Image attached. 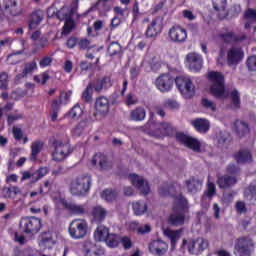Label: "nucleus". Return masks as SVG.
<instances>
[{
  "label": "nucleus",
  "mask_w": 256,
  "mask_h": 256,
  "mask_svg": "<svg viewBox=\"0 0 256 256\" xmlns=\"http://www.w3.org/2000/svg\"><path fill=\"white\" fill-rule=\"evenodd\" d=\"M52 201L56 205L57 209L69 210V203H67V201L61 197V194H52Z\"/></svg>",
  "instance_id": "c9c22d12"
},
{
  "label": "nucleus",
  "mask_w": 256,
  "mask_h": 256,
  "mask_svg": "<svg viewBox=\"0 0 256 256\" xmlns=\"http://www.w3.org/2000/svg\"><path fill=\"white\" fill-rule=\"evenodd\" d=\"M52 201L56 205L57 209L69 210V203H67V201L61 197V194H52Z\"/></svg>",
  "instance_id": "f704fd0d"
},
{
  "label": "nucleus",
  "mask_w": 256,
  "mask_h": 256,
  "mask_svg": "<svg viewBox=\"0 0 256 256\" xmlns=\"http://www.w3.org/2000/svg\"><path fill=\"white\" fill-rule=\"evenodd\" d=\"M92 217L96 223H101L107 217V210L101 206L92 209Z\"/></svg>",
  "instance_id": "c85d7f7f"
},
{
  "label": "nucleus",
  "mask_w": 256,
  "mask_h": 256,
  "mask_svg": "<svg viewBox=\"0 0 256 256\" xmlns=\"http://www.w3.org/2000/svg\"><path fill=\"white\" fill-rule=\"evenodd\" d=\"M64 21H65L63 26L64 33H71V31L75 29V20H73V17H70Z\"/></svg>",
  "instance_id": "09e8293b"
},
{
  "label": "nucleus",
  "mask_w": 256,
  "mask_h": 256,
  "mask_svg": "<svg viewBox=\"0 0 256 256\" xmlns=\"http://www.w3.org/2000/svg\"><path fill=\"white\" fill-rule=\"evenodd\" d=\"M79 43V39L77 37H69L66 41V47L68 49H73L75 48Z\"/></svg>",
  "instance_id": "69168bd1"
},
{
  "label": "nucleus",
  "mask_w": 256,
  "mask_h": 256,
  "mask_svg": "<svg viewBox=\"0 0 256 256\" xmlns=\"http://www.w3.org/2000/svg\"><path fill=\"white\" fill-rule=\"evenodd\" d=\"M35 69H37V61L32 60L28 63H25L22 72L16 75L15 81L19 83V81L31 75Z\"/></svg>",
  "instance_id": "5701e85b"
},
{
  "label": "nucleus",
  "mask_w": 256,
  "mask_h": 256,
  "mask_svg": "<svg viewBox=\"0 0 256 256\" xmlns=\"http://www.w3.org/2000/svg\"><path fill=\"white\" fill-rule=\"evenodd\" d=\"M202 187L203 182L196 180L195 178L186 181V189L188 193H197V191H201Z\"/></svg>",
  "instance_id": "c756f323"
},
{
  "label": "nucleus",
  "mask_w": 256,
  "mask_h": 256,
  "mask_svg": "<svg viewBox=\"0 0 256 256\" xmlns=\"http://www.w3.org/2000/svg\"><path fill=\"white\" fill-rule=\"evenodd\" d=\"M68 211H70L74 215H83L85 213L86 209H85V205L69 203Z\"/></svg>",
  "instance_id": "a19ab883"
},
{
  "label": "nucleus",
  "mask_w": 256,
  "mask_h": 256,
  "mask_svg": "<svg viewBox=\"0 0 256 256\" xmlns=\"http://www.w3.org/2000/svg\"><path fill=\"white\" fill-rule=\"evenodd\" d=\"M245 54L241 48L232 47L227 51V63L229 67L239 65L243 61Z\"/></svg>",
  "instance_id": "f3484780"
},
{
  "label": "nucleus",
  "mask_w": 256,
  "mask_h": 256,
  "mask_svg": "<svg viewBox=\"0 0 256 256\" xmlns=\"http://www.w3.org/2000/svg\"><path fill=\"white\" fill-rule=\"evenodd\" d=\"M93 91H95V86L90 82L82 92V99L84 103H91L93 101Z\"/></svg>",
  "instance_id": "473e14b6"
},
{
  "label": "nucleus",
  "mask_w": 256,
  "mask_h": 256,
  "mask_svg": "<svg viewBox=\"0 0 256 256\" xmlns=\"http://www.w3.org/2000/svg\"><path fill=\"white\" fill-rule=\"evenodd\" d=\"M249 122L241 119H236L235 122L233 123V128L234 129H249Z\"/></svg>",
  "instance_id": "6e6d98bb"
},
{
  "label": "nucleus",
  "mask_w": 256,
  "mask_h": 256,
  "mask_svg": "<svg viewBox=\"0 0 256 256\" xmlns=\"http://www.w3.org/2000/svg\"><path fill=\"white\" fill-rule=\"evenodd\" d=\"M159 193L162 197H167V195L174 197V213L169 217V223L171 225H183V223H185L183 211L189 207L187 205V199L177 192L175 186L160 188Z\"/></svg>",
  "instance_id": "f257e3e1"
},
{
  "label": "nucleus",
  "mask_w": 256,
  "mask_h": 256,
  "mask_svg": "<svg viewBox=\"0 0 256 256\" xmlns=\"http://www.w3.org/2000/svg\"><path fill=\"white\" fill-rule=\"evenodd\" d=\"M34 173H35L36 181H39V179H43V177H45V175L49 173V169H47V167H43L36 170Z\"/></svg>",
  "instance_id": "e2e57ef3"
},
{
  "label": "nucleus",
  "mask_w": 256,
  "mask_h": 256,
  "mask_svg": "<svg viewBox=\"0 0 256 256\" xmlns=\"http://www.w3.org/2000/svg\"><path fill=\"white\" fill-rule=\"evenodd\" d=\"M45 19V11L42 9H36L28 16V29L33 31L38 26L41 25V22Z\"/></svg>",
  "instance_id": "a211bd4d"
},
{
  "label": "nucleus",
  "mask_w": 256,
  "mask_h": 256,
  "mask_svg": "<svg viewBox=\"0 0 256 256\" xmlns=\"http://www.w3.org/2000/svg\"><path fill=\"white\" fill-rule=\"evenodd\" d=\"M132 121H143L146 117L145 108L137 107L130 113Z\"/></svg>",
  "instance_id": "e433bc0d"
},
{
  "label": "nucleus",
  "mask_w": 256,
  "mask_h": 256,
  "mask_svg": "<svg viewBox=\"0 0 256 256\" xmlns=\"http://www.w3.org/2000/svg\"><path fill=\"white\" fill-rule=\"evenodd\" d=\"M91 163L102 170L109 169V167H111V164L107 161V156L101 153L95 154L91 159Z\"/></svg>",
  "instance_id": "a878e982"
},
{
  "label": "nucleus",
  "mask_w": 256,
  "mask_h": 256,
  "mask_svg": "<svg viewBox=\"0 0 256 256\" xmlns=\"http://www.w3.org/2000/svg\"><path fill=\"white\" fill-rule=\"evenodd\" d=\"M105 243L108 247H118L119 243H121V237L116 234H110Z\"/></svg>",
  "instance_id": "a18cd8bd"
},
{
  "label": "nucleus",
  "mask_w": 256,
  "mask_h": 256,
  "mask_svg": "<svg viewBox=\"0 0 256 256\" xmlns=\"http://www.w3.org/2000/svg\"><path fill=\"white\" fill-rule=\"evenodd\" d=\"M182 247H187L189 253L192 255H199L202 251H205L209 247V242L204 238H198L196 240H183Z\"/></svg>",
  "instance_id": "0eeeda50"
},
{
  "label": "nucleus",
  "mask_w": 256,
  "mask_h": 256,
  "mask_svg": "<svg viewBox=\"0 0 256 256\" xmlns=\"http://www.w3.org/2000/svg\"><path fill=\"white\" fill-rule=\"evenodd\" d=\"M168 35L173 43H185L187 40V30L179 25L172 26Z\"/></svg>",
  "instance_id": "4468645a"
},
{
  "label": "nucleus",
  "mask_w": 256,
  "mask_h": 256,
  "mask_svg": "<svg viewBox=\"0 0 256 256\" xmlns=\"http://www.w3.org/2000/svg\"><path fill=\"white\" fill-rule=\"evenodd\" d=\"M225 5H227V0H213V7L215 11L225 10Z\"/></svg>",
  "instance_id": "052dcab7"
},
{
  "label": "nucleus",
  "mask_w": 256,
  "mask_h": 256,
  "mask_svg": "<svg viewBox=\"0 0 256 256\" xmlns=\"http://www.w3.org/2000/svg\"><path fill=\"white\" fill-rule=\"evenodd\" d=\"M202 105L205 109H210L211 111H217V106L215 105V103H213V101L207 98L202 99Z\"/></svg>",
  "instance_id": "13d9d810"
},
{
  "label": "nucleus",
  "mask_w": 256,
  "mask_h": 256,
  "mask_svg": "<svg viewBox=\"0 0 256 256\" xmlns=\"http://www.w3.org/2000/svg\"><path fill=\"white\" fill-rule=\"evenodd\" d=\"M107 1L109 0H98L94 7L98 9V11H107Z\"/></svg>",
  "instance_id": "338daca9"
},
{
  "label": "nucleus",
  "mask_w": 256,
  "mask_h": 256,
  "mask_svg": "<svg viewBox=\"0 0 256 256\" xmlns=\"http://www.w3.org/2000/svg\"><path fill=\"white\" fill-rule=\"evenodd\" d=\"M84 254L85 256H102L103 251L99 246L93 244L92 242H86L84 244Z\"/></svg>",
  "instance_id": "cd10ccee"
},
{
  "label": "nucleus",
  "mask_w": 256,
  "mask_h": 256,
  "mask_svg": "<svg viewBox=\"0 0 256 256\" xmlns=\"http://www.w3.org/2000/svg\"><path fill=\"white\" fill-rule=\"evenodd\" d=\"M215 195V184L211 182V179L208 180V186H207V191L205 195L203 196V201L208 197V199H211Z\"/></svg>",
  "instance_id": "3c124183"
},
{
  "label": "nucleus",
  "mask_w": 256,
  "mask_h": 256,
  "mask_svg": "<svg viewBox=\"0 0 256 256\" xmlns=\"http://www.w3.org/2000/svg\"><path fill=\"white\" fill-rule=\"evenodd\" d=\"M2 7L6 13H9L13 17H17L21 13L19 8H17V0H3Z\"/></svg>",
  "instance_id": "bb28decb"
},
{
  "label": "nucleus",
  "mask_w": 256,
  "mask_h": 256,
  "mask_svg": "<svg viewBox=\"0 0 256 256\" xmlns=\"http://www.w3.org/2000/svg\"><path fill=\"white\" fill-rule=\"evenodd\" d=\"M46 47H49V39L42 37L40 38L39 43L34 44L32 54L35 55V53L41 51V49H45Z\"/></svg>",
  "instance_id": "37998d69"
},
{
  "label": "nucleus",
  "mask_w": 256,
  "mask_h": 256,
  "mask_svg": "<svg viewBox=\"0 0 256 256\" xmlns=\"http://www.w3.org/2000/svg\"><path fill=\"white\" fill-rule=\"evenodd\" d=\"M163 21L164 18L161 16H156L152 19L145 31V35L148 39H155V37L161 35L163 31Z\"/></svg>",
  "instance_id": "9d476101"
},
{
  "label": "nucleus",
  "mask_w": 256,
  "mask_h": 256,
  "mask_svg": "<svg viewBox=\"0 0 256 256\" xmlns=\"http://www.w3.org/2000/svg\"><path fill=\"white\" fill-rule=\"evenodd\" d=\"M207 78L212 83L210 86L211 95L216 99H221L225 95V76L221 72L211 71Z\"/></svg>",
  "instance_id": "f03ea898"
},
{
  "label": "nucleus",
  "mask_w": 256,
  "mask_h": 256,
  "mask_svg": "<svg viewBox=\"0 0 256 256\" xmlns=\"http://www.w3.org/2000/svg\"><path fill=\"white\" fill-rule=\"evenodd\" d=\"M77 9H79V6L76 1V3H74L71 8L63 6L61 10L56 11V17L59 19V21H65L70 19V17H73L75 13H77Z\"/></svg>",
  "instance_id": "412c9836"
},
{
  "label": "nucleus",
  "mask_w": 256,
  "mask_h": 256,
  "mask_svg": "<svg viewBox=\"0 0 256 256\" xmlns=\"http://www.w3.org/2000/svg\"><path fill=\"white\" fill-rule=\"evenodd\" d=\"M163 233L167 239L170 240L172 249H175V245H177V242L179 239H181L183 235V229L180 230H171V229H164Z\"/></svg>",
  "instance_id": "393cba45"
},
{
  "label": "nucleus",
  "mask_w": 256,
  "mask_h": 256,
  "mask_svg": "<svg viewBox=\"0 0 256 256\" xmlns=\"http://www.w3.org/2000/svg\"><path fill=\"white\" fill-rule=\"evenodd\" d=\"M230 98L235 109L241 108V95L237 89H234L230 92Z\"/></svg>",
  "instance_id": "79ce46f5"
},
{
  "label": "nucleus",
  "mask_w": 256,
  "mask_h": 256,
  "mask_svg": "<svg viewBox=\"0 0 256 256\" xmlns=\"http://www.w3.org/2000/svg\"><path fill=\"white\" fill-rule=\"evenodd\" d=\"M236 161L238 163H249L251 162V153L247 150L240 151L236 154Z\"/></svg>",
  "instance_id": "c03bdc74"
},
{
  "label": "nucleus",
  "mask_w": 256,
  "mask_h": 256,
  "mask_svg": "<svg viewBox=\"0 0 256 256\" xmlns=\"http://www.w3.org/2000/svg\"><path fill=\"white\" fill-rule=\"evenodd\" d=\"M22 181H31L32 183H37L35 172H32V171L22 172Z\"/></svg>",
  "instance_id": "5fc2aeb1"
},
{
  "label": "nucleus",
  "mask_w": 256,
  "mask_h": 256,
  "mask_svg": "<svg viewBox=\"0 0 256 256\" xmlns=\"http://www.w3.org/2000/svg\"><path fill=\"white\" fill-rule=\"evenodd\" d=\"M89 231V224L85 219H74L70 222L68 233L72 239H85Z\"/></svg>",
  "instance_id": "20e7f679"
},
{
  "label": "nucleus",
  "mask_w": 256,
  "mask_h": 256,
  "mask_svg": "<svg viewBox=\"0 0 256 256\" xmlns=\"http://www.w3.org/2000/svg\"><path fill=\"white\" fill-rule=\"evenodd\" d=\"M176 140L188 149L192 151H200L201 149V142L197 140V138L191 137L183 132H178L175 134Z\"/></svg>",
  "instance_id": "f8f14e48"
},
{
  "label": "nucleus",
  "mask_w": 256,
  "mask_h": 256,
  "mask_svg": "<svg viewBox=\"0 0 256 256\" xmlns=\"http://www.w3.org/2000/svg\"><path fill=\"white\" fill-rule=\"evenodd\" d=\"M175 85L184 99H193V97H195V85H193L191 78L187 76H177Z\"/></svg>",
  "instance_id": "39448f33"
},
{
  "label": "nucleus",
  "mask_w": 256,
  "mask_h": 256,
  "mask_svg": "<svg viewBox=\"0 0 256 256\" xmlns=\"http://www.w3.org/2000/svg\"><path fill=\"white\" fill-rule=\"evenodd\" d=\"M51 63H53V58L45 56L40 60L39 66L41 69H45V67H51Z\"/></svg>",
  "instance_id": "680f3d73"
},
{
  "label": "nucleus",
  "mask_w": 256,
  "mask_h": 256,
  "mask_svg": "<svg viewBox=\"0 0 256 256\" xmlns=\"http://www.w3.org/2000/svg\"><path fill=\"white\" fill-rule=\"evenodd\" d=\"M128 179L143 195H149L151 187H149L147 180L137 174H129Z\"/></svg>",
  "instance_id": "dca6fc26"
},
{
  "label": "nucleus",
  "mask_w": 256,
  "mask_h": 256,
  "mask_svg": "<svg viewBox=\"0 0 256 256\" xmlns=\"http://www.w3.org/2000/svg\"><path fill=\"white\" fill-rule=\"evenodd\" d=\"M121 44L119 42H111L108 45L107 52L110 55V57H115V55H119L121 53Z\"/></svg>",
  "instance_id": "ea45409f"
},
{
  "label": "nucleus",
  "mask_w": 256,
  "mask_h": 256,
  "mask_svg": "<svg viewBox=\"0 0 256 256\" xmlns=\"http://www.w3.org/2000/svg\"><path fill=\"white\" fill-rule=\"evenodd\" d=\"M141 73V68L138 66H133L130 68V79L132 81H135V79H137V77H139Z\"/></svg>",
  "instance_id": "0e129e2a"
},
{
  "label": "nucleus",
  "mask_w": 256,
  "mask_h": 256,
  "mask_svg": "<svg viewBox=\"0 0 256 256\" xmlns=\"http://www.w3.org/2000/svg\"><path fill=\"white\" fill-rule=\"evenodd\" d=\"M0 89L2 91L9 89V74L7 72L0 73Z\"/></svg>",
  "instance_id": "de8ad7c7"
},
{
  "label": "nucleus",
  "mask_w": 256,
  "mask_h": 256,
  "mask_svg": "<svg viewBox=\"0 0 256 256\" xmlns=\"http://www.w3.org/2000/svg\"><path fill=\"white\" fill-rule=\"evenodd\" d=\"M82 115H83V109H81V106H79V104H76L69 112V117H71V119H77Z\"/></svg>",
  "instance_id": "603ef678"
},
{
  "label": "nucleus",
  "mask_w": 256,
  "mask_h": 256,
  "mask_svg": "<svg viewBox=\"0 0 256 256\" xmlns=\"http://www.w3.org/2000/svg\"><path fill=\"white\" fill-rule=\"evenodd\" d=\"M132 209L137 216L145 215L147 213V203L143 201H136L132 203Z\"/></svg>",
  "instance_id": "2f4dec72"
},
{
  "label": "nucleus",
  "mask_w": 256,
  "mask_h": 256,
  "mask_svg": "<svg viewBox=\"0 0 256 256\" xmlns=\"http://www.w3.org/2000/svg\"><path fill=\"white\" fill-rule=\"evenodd\" d=\"M91 187V177L87 174L80 175L73 179L70 183L69 190L71 195H86Z\"/></svg>",
  "instance_id": "7ed1b4c3"
},
{
  "label": "nucleus",
  "mask_w": 256,
  "mask_h": 256,
  "mask_svg": "<svg viewBox=\"0 0 256 256\" xmlns=\"http://www.w3.org/2000/svg\"><path fill=\"white\" fill-rule=\"evenodd\" d=\"M244 19L256 23V10L253 8L246 9L244 12Z\"/></svg>",
  "instance_id": "864d4df0"
},
{
  "label": "nucleus",
  "mask_w": 256,
  "mask_h": 256,
  "mask_svg": "<svg viewBox=\"0 0 256 256\" xmlns=\"http://www.w3.org/2000/svg\"><path fill=\"white\" fill-rule=\"evenodd\" d=\"M12 133L16 141H23V143H27L29 141V139L25 136V134H23V130L21 129H13Z\"/></svg>",
  "instance_id": "8fccbe9b"
},
{
  "label": "nucleus",
  "mask_w": 256,
  "mask_h": 256,
  "mask_svg": "<svg viewBox=\"0 0 256 256\" xmlns=\"http://www.w3.org/2000/svg\"><path fill=\"white\" fill-rule=\"evenodd\" d=\"M53 145L54 151L52 157L54 161H65L73 153V148L68 141L56 140Z\"/></svg>",
  "instance_id": "423d86ee"
},
{
  "label": "nucleus",
  "mask_w": 256,
  "mask_h": 256,
  "mask_svg": "<svg viewBox=\"0 0 256 256\" xmlns=\"http://www.w3.org/2000/svg\"><path fill=\"white\" fill-rule=\"evenodd\" d=\"M31 149H32L31 159H36L37 155H39V153H41L43 149V142L34 141L32 143Z\"/></svg>",
  "instance_id": "49530a36"
},
{
  "label": "nucleus",
  "mask_w": 256,
  "mask_h": 256,
  "mask_svg": "<svg viewBox=\"0 0 256 256\" xmlns=\"http://www.w3.org/2000/svg\"><path fill=\"white\" fill-rule=\"evenodd\" d=\"M177 78H174L171 74H161L155 81V85L161 93H169L175 85Z\"/></svg>",
  "instance_id": "9b49d317"
},
{
  "label": "nucleus",
  "mask_w": 256,
  "mask_h": 256,
  "mask_svg": "<svg viewBox=\"0 0 256 256\" xmlns=\"http://www.w3.org/2000/svg\"><path fill=\"white\" fill-rule=\"evenodd\" d=\"M219 38L221 39V41H223V43L233 45V43H243V41L247 39V35H245V33L235 34V32L230 31L219 34Z\"/></svg>",
  "instance_id": "6ab92c4d"
},
{
  "label": "nucleus",
  "mask_w": 256,
  "mask_h": 256,
  "mask_svg": "<svg viewBox=\"0 0 256 256\" xmlns=\"http://www.w3.org/2000/svg\"><path fill=\"white\" fill-rule=\"evenodd\" d=\"M51 185H53V181L46 180L44 182V187H40V195L43 197V195H46V193H49L51 191Z\"/></svg>",
  "instance_id": "bf43d9fd"
},
{
  "label": "nucleus",
  "mask_w": 256,
  "mask_h": 256,
  "mask_svg": "<svg viewBox=\"0 0 256 256\" xmlns=\"http://www.w3.org/2000/svg\"><path fill=\"white\" fill-rule=\"evenodd\" d=\"M94 86V93H101V91L111 89L113 87V78L111 75H104L91 82Z\"/></svg>",
  "instance_id": "2eb2a0df"
},
{
  "label": "nucleus",
  "mask_w": 256,
  "mask_h": 256,
  "mask_svg": "<svg viewBox=\"0 0 256 256\" xmlns=\"http://www.w3.org/2000/svg\"><path fill=\"white\" fill-rule=\"evenodd\" d=\"M109 235H111V233H109V228L105 227V226H98L97 229L94 232V239L96 241H106V239H108Z\"/></svg>",
  "instance_id": "7c9ffc66"
},
{
  "label": "nucleus",
  "mask_w": 256,
  "mask_h": 256,
  "mask_svg": "<svg viewBox=\"0 0 256 256\" xmlns=\"http://www.w3.org/2000/svg\"><path fill=\"white\" fill-rule=\"evenodd\" d=\"M57 243V233L48 232L42 235L41 240L39 242L40 247H45L46 249H51L53 245Z\"/></svg>",
  "instance_id": "b1692460"
},
{
  "label": "nucleus",
  "mask_w": 256,
  "mask_h": 256,
  "mask_svg": "<svg viewBox=\"0 0 256 256\" xmlns=\"http://www.w3.org/2000/svg\"><path fill=\"white\" fill-rule=\"evenodd\" d=\"M246 66L248 67V71H256V56L252 55L247 58Z\"/></svg>",
  "instance_id": "4d7b16f0"
},
{
  "label": "nucleus",
  "mask_w": 256,
  "mask_h": 256,
  "mask_svg": "<svg viewBox=\"0 0 256 256\" xmlns=\"http://www.w3.org/2000/svg\"><path fill=\"white\" fill-rule=\"evenodd\" d=\"M169 249V245L162 240H154L149 245V251L153 255H165L167 250Z\"/></svg>",
  "instance_id": "4be33fe9"
},
{
  "label": "nucleus",
  "mask_w": 256,
  "mask_h": 256,
  "mask_svg": "<svg viewBox=\"0 0 256 256\" xmlns=\"http://www.w3.org/2000/svg\"><path fill=\"white\" fill-rule=\"evenodd\" d=\"M94 109L98 115H107L109 113V98L99 96L95 100Z\"/></svg>",
  "instance_id": "aec40b11"
},
{
  "label": "nucleus",
  "mask_w": 256,
  "mask_h": 256,
  "mask_svg": "<svg viewBox=\"0 0 256 256\" xmlns=\"http://www.w3.org/2000/svg\"><path fill=\"white\" fill-rule=\"evenodd\" d=\"M191 125L194 127V129H209V127H211L209 120L203 118L192 120Z\"/></svg>",
  "instance_id": "58836bf2"
},
{
  "label": "nucleus",
  "mask_w": 256,
  "mask_h": 256,
  "mask_svg": "<svg viewBox=\"0 0 256 256\" xmlns=\"http://www.w3.org/2000/svg\"><path fill=\"white\" fill-rule=\"evenodd\" d=\"M124 103L128 107L131 106V105H136L137 99L135 98V96H133V94L129 93V94L126 95V97L124 99Z\"/></svg>",
  "instance_id": "774afa93"
},
{
  "label": "nucleus",
  "mask_w": 256,
  "mask_h": 256,
  "mask_svg": "<svg viewBox=\"0 0 256 256\" xmlns=\"http://www.w3.org/2000/svg\"><path fill=\"white\" fill-rule=\"evenodd\" d=\"M255 242L249 237L239 238L236 241L234 253L237 256H247L253 251Z\"/></svg>",
  "instance_id": "1a4fd4ad"
},
{
  "label": "nucleus",
  "mask_w": 256,
  "mask_h": 256,
  "mask_svg": "<svg viewBox=\"0 0 256 256\" xmlns=\"http://www.w3.org/2000/svg\"><path fill=\"white\" fill-rule=\"evenodd\" d=\"M20 229L24 233H39L41 230V219L36 217H25L20 220Z\"/></svg>",
  "instance_id": "6e6552de"
},
{
  "label": "nucleus",
  "mask_w": 256,
  "mask_h": 256,
  "mask_svg": "<svg viewBox=\"0 0 256 256\" xmlns=\"http://www.w3.org/2000/svg\"><path fill=\"white\" fill-rule=\"evenodd\" d=\"M186 63L194 73H199L203 69V56L196 52H190L186 55Z\"/></svg>",
  "instance_id": "ddd939ff"
},
{
  "label": "nucleus",
  "mask_w": 256,
  "mask_h": 256,
  "mask_svg": "<svg viewBox=\"0 0 256 256\" xmlns=\"http://www.w3.org/2000/svg\"><path fill=\"white\" fill-rule=\"evenodd\" d=\"M118 195L119 194L117 193V191L112 189H106L101 192V199L107 201V203H111L115 201V199H117Z\"/></svg>",
  "instance_id": "72a5a7b5"
},
{
  "label": "nucleus",
  "mask_w": 256,
  "mask_h": 256,
  "mask_svg": "<svg viewBox=\"0 0 256 256\" xmlns=\"http://www.w3.org/2000/svg\"><path fill=\"white\" fill-rule=\"evenodd\" d=\"M237 181L234 177L229 176H221L218 178V185L221 189H225V187H231V185H235Z\"/></svg>",
  "instance_id": "4c0bfd02"
}]
</instances>
